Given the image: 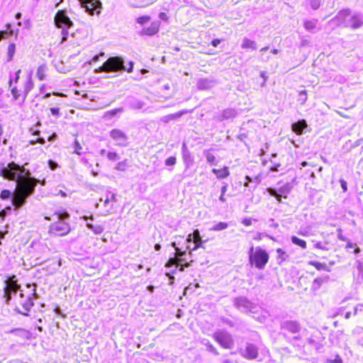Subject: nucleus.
Wrapping results in <instances>:
<instances>
[{"label": "nucleus", "instance_id": "obj_64", "mask_svg": "<svg viewBox=\"0 0 363 363\" xmlns=\"http://www.w3.org/2000/svg\"><path fill=\"white\" fill-rule=\"evenodd\" d=\"M340 184H341V187H342V190L344 191H346L347 190V182L344 180H340Z\"/></svg>", "mask_w": 363, "mask_h": 363}, {"label": "nucleus", "instance_id": "obj_23", "mask_svg": "<svg viewBox=\"0 0 363 363\" xmlns=\"http://www.w3.org/2000/svg\"><path fill=\"white\" fill-rule=\"evenodd\" d=\"M9 333L26 340H28L31 336L29 331L23 328H14L9 330Z\"/></svg>", "mask_w": 363, "mask_h": 363}, {"label": "nucleus", "instance_id": "obj_13", "mask_svg": "<svg viewBox=\"0 0 363 363\" xmlns=\"http://www.w3.org/2000/svg\"><path fill=\"white\" fill-rule=\"evenodd\" d=\"M240 354L245 359H254L257 357L258 347L252 343L247 342L245 349L240 350Z\"/></svg>", "mask_w": 363, "mask_h": 363}, {"label": "nucleus", "instance_id": "obj_17", "mask_svg": "<svg viewBox=\"0 0 363 363\" xmlns=\"http://www.w3.org/2000/svg\"><path fill=\"white\" fill-rule=\"evenodd\" d=\"M347 23L345 24V27L357 29L363 25V18L359 15L350 16Z\"/></svg>", "mask_w": 363, "mask_h": 363}, {"label": "nucleus", "instance_id": "obj_22", "mask_svg": "<svg viewBox=\"0 0 363 363\" xmlns=\"http://www.w3.org/2000/svg\"><path fill=\"white\" fill-rule=\"evenodd\" d=\"M33 82L32 81L31 76H28L26 81L24 82L23 86V94L22 96V102H24L28 93L33 89Z\"/></svg>", "mask_w": 363, "mask_h": 363}, {"label": "nucleus", "instance_id": "obj_8", "mask_svg": "<svg viewBox=\"0 0 363 363\" xmlns=\"http://www.w3.org/2000/svg\"><path fill=\"white\" fill-rule=\"evenodd\" d=\"M15 278L16 277L13 276L4 281V298H5L6 304H9L10 301L12 299V296L16 295L21 289L20 285L18 284Z\"/></svg>", "mask_w": 363, "mask_h": 363}, {"label": "nucleus", "instance_id": "obj_26", "mask_svg": "<svg viewBox=\"0 0 363 363\" xmlns=\"http://www.w3.org/2000/svg\"><path fill=\"white\" fill-rule=\"evenodd\" d=\"M201 343L206 347V350L211 352L214 355H219L217 349L212 345L209 340L203 338L201 340Z\"/></svg>", "mask_w": 363, "mask_h": 363}, {"label": "nucleus", "instance_id": "obj_2", "mask_svg": "<svg viewBox=\"0 0 363 363\" xmlns=\"http://www.w3.org/2000/svg\"><path fill=\"white\" fill-rule=\"evenodd\" d=\"M69 215L67 212L55 213L52 218L45 217V219L53 221L48 230V233L52 236H64L70 231V226L65 220Z\"/></svg>", "mask_w": 363, "mask_h": 363}, {"label": "nucleus", "instance_id": "obj_10", "mask_svg": "<svg viewBox=\"0 0 363 363\" xmlns=\"http://www.w3.org/2000/svg\"><path fill=\"white\" fill-rule=\"evenodd\" d=\"M110 137L115 141L116 145L121 147L128 145V137L123 130L114 128L110 131Z\"/></svg>", "mask_w": 363, "mask_h": 363}, {"label": "nucleus", "instance_id": "obj_30", "mask_svg": "<svg viewBox=\"0 0 363 363\" xmlns=\"http://www.w3.org/2000/svg\"><path fill=\"white\" fill-rule=\"evenodd\" d=\"M86 225L89 229L91 230L93 233L96 235H99L102 233L103 231L104 230V227L101 225H93L90 223H86Z\"/></svg>", "mask_w": 363, "mask_h": 363}, {"label": "nucleus", "instance_id": "obj_36", "mask_svg": "<svg viewBox=\"0 0 363 363\" xmlns=\"http://www.w3.org/2000/svg\"><path fill=\"white\" fill-rule=\"evenodd\" d=\"M291 239V242L294 245L300 246L302 249L306 248L307 245H306V242L305 240H301L296 236H292Z\"/></svg>", "mask_w": 363, "mask_h": 363}, {"label": "nucleus", "instance_id": "obj_40", "mask_svg": "<svg viewBox=\"0 0 363 363\" xmlns=\"http://www.w3.org/2000/svg\"><path fill=\"white\" fill-rule=\"evenodd\" d=\"M267 191L268 193L272 196H274L277 201L279 202H281V197H283V196H281V194H279L277 190L274 189H272V188H268L267 189Z\"/></svg>", "mask_w": 363, "mask_h": 363}, {"label": "nucleus", "instance_id": "obj_50", "mask_svg": "<svg viewBox=\"0 0 363 363\" xmlns=\"http://www.w3.org/2000/svg\"><path fill=\"white\" fill-rule=\"evenodd\" d=\"M11 92L14 100H18L21 97L22 98L16 86L11 87Z\"/></svg>", "mask_w": 363, "mask_h": 363}, {"label": "nucleus", "instance_id": "obj_25", "mask_svg": "<svg viewBox=\"0 0 363 363\" xmlns=\"http://www.w3.org/2000/svg\"><path fill=\"white\" fill-rule=\"evenodd\" d=\"M212 172L216 176V177L219 179H225L230 175V172L228 167H224L223 169H213Z\"/></svg>", "mask_w": 363, "mask_h": 363}, {"label": "nucleus", "instance_id": "obj_34", "mask_svg": "<svg viewBox=\"0 0 363 363\" xmlns=\"http://www.w3.org/2000/svg\"><path fill=\"white\" fill-rule=\"evenodd\" d=\"M47 67L45 65H40L37 69L36 75L40 80H43L45 78V73Z\"/></svg>", "mask_w": 363, "mask_h": 363}, {"label": "nucleus", "instance_id": "obj_49", "mask_svg": "<svg viewBox=\"0 0 363 363\" xmlns=\"http://www.w3.org/2000/svg\"><path fill=\"white\" fill-rule=\"evenodd\" d=\"M107 158L110 161H117L120 159L119 155L116 152H108L107 153Z\"/></svg>", "mask_w": 363, "mask_h": 363}, {"label": "nucleus", "instance_id": "obj_55", "mask_svg": "<svg viewBox=\"0 0 363 363\" xmlns=\"http://www.w3.org/2000/svg\"><path fill=\"white\" fill-rule=\"evenodd\" d=\"M48 167L51 170H55L58 167V164L53 160H48Z\"/></svg>", "mask_w": 363, "mask_h": 363}, {"label": "nucleus", "instance_id": "obj_11", "mask_svg": "<svg viewBox=\"0 0 363 363\" xmlns=\"http://www.w3.org/2000/svg\"><path fill=\"white\" fill-rule=\"evenodd\" d=\"M234 304L240 311L243 313H255L256 306L245 297L236 298Z\"/></svg>", "mask_w": 363, "mask_h": 363}, {"label": "nucleus", "instance_id": "obj_61", "mask_svg": "<svg viewBox=\"0 0 363 363\" xmlns=\"http://www.w3.org/2000/svg\"><path fill=\"white\" fill-rule=\"evenodd\" d=\"M104 52H101L99 55H95L94 57H93V58L91 59V60L90 61L89 63H91L92 62H95L99 61L100 56H104Z\"/></svg>", "mask_w": 363, "mask_h": 363}, {"label": "nucleus", "instance_id": "obj_15", "mask_svg": "<svg viewBox=\"0 0 363 363\" xmlns=\"http://www.w3.org/2000/svg\"><path fill=\"white\" fill-rule=\"evenodd\" d=\"M350 11L348 9L342 10L338 12L335 18H333L330 21L338 25H343L345 26L346 23H348V19L350 17Z\"/></svg>", "mask_w": 363, "mask_h": 363}, {"label": "nucleus", "instance_id": "obj_33", "mask_svg": "<svg viewBox=\"0 0 363 363\" xmlns=\"http://www.w3.org/2000/svg\"><path fill=\"white\" fill-rule=\"evenodd\" d=\"M203 155L206 157V161L208 163L216 165V159L213 154L211 152L210 150H206L203 152Z\"/></svg>", "mask_w": 363, "mask_h": 363}, {"label": "nucleus", "instance_id": "obj_41", "mask_svg": "<svg viewBox=\"0 0 363 363\" xmlns=\"http://www.w3.org/2000/svg\"><path fill=\"white\" fill-rule=\"evenodd\" d=\"M306 3L311 6V8L313 10H317L321 5V0H307Z\"/></svg>", "mask_w": 363, "mask_h": 363}, {"label": "nucleus", "instance_id": "obj_63", "mask_svg": "<svg viewBox=\"0 0 363 363\" xmlns=\"http://www.w3.org/2000/svg\"><path fill=\"white\" fill-rule=\"evenodd\" d=\"M242 223L245 226H249V225H250L252 224V219L251 218H246V219L242 220Z\"/></svg>", "mask_w": 363, "mask_h": 363}, {"label": "nucleus", "instance_id": "obj_29", "mask_svg": "<svg viewBox=\"0 0 363 363\" xmlns=\"http://www.w3.org/2000/svg\"><path fill=\"white\" fill-rule=\"evenodd\" d=\"M123 108L121 107V108H115V109H112V110H110V111H106L104 113V116L103 118L106 120H109V119H111L113 117H114L116 115H117L118 113H121L123 112Z\"/></svg>", "mask_w": 363, "mask_h": 363}, {"label": "nucleus", "instance_id": "obj_38", "mask_svg": "<svg viewBox=\"0 0 363 363\" xmlns=\"http://www.w3.org/2000/svg\"><path fill=\"white\" fill-rule=\"evenodd\" d=\"M245 180H246V182L244 184L245 186H249V183H250V182H254L257 185V184H259L261 182L259 175L255 177L253 179L249 176H246Z\"/></svg>", "mask_w": 363, "mask_h": 363}, {"label": "nucleus", "instance_id": "obj_4", "mask_svg": "<svg viewBox=\"0 0 363 363\" xmlns=\"http://www.w3.org/2000/svg\"><path fill=\"white\" fill-rule=\"evenodd\" d=\"M172 245L174 247V248L176 250V252L174 253V257H170L167 262L165 264V267L167 268L174 267V269L171 270L169 272H167V275L169 276V279H174V277L170 276L169 274H174L175 273L176 269H177L179 266V271L182 272L184 271V267H189L191 264L190 262H186L184 264H182V262H185L186 259L184 258L183 257L186 255V250H182L179 247L177 246L176 242H173L172 243Z\"/></svg>", "mask_w": 363, "mask_h": 363}, {"label": "nucleus", "instance_id": "obj_9", "mask_svg": "<svg viewBox=\"0 0 363 363\" xmlns=\"http://www.w3.org/2000/svg\"><path fill=\"white\" fill-rule=\"evenodd\" d=\"M186 250H189V255H192V251L196 250L201 246L203 240L200 236L199 231L196 230L192 234H189L185 241Z\"/></svg>", "mask_w": 363, "mask_h": 363}, {"label": "nucleus", "instance_id": "obj_32", "mask_svg": "<svg viewBox=\"0 0 363 363\" xmlns=\"http://www.w3.org/2000/svg\"><path fill=\"white\" fill-rule=\"evenodd\" d=\"M144 106V103L138 99H132L129 102V107L132 109H141Z\"/></svg>", "mask_w": 363, "mask_h": 363}, {"label": "nucleus", "instance_id": "obj_48", "mask_svg": "<svg viewBox=\"0 0 363 363\" xmlns=\"http://www.w3.org/2000/svg\"><path fill=\"white\" fill-rule=\"evenodd\" d=\"M21 72V69H18L17 70L16 72H15V77L13 79V78H11L9 82V86L11 87L12 86V84L13 83H15V84H17L18 82V79L20 78V74Z\"/></svg>", "mask_w": 363, "mask_h": 363}, {"label": "nucleus", "instance_id": "obj_39", "mask_svg": "<svg viewBox=\"0 0 363 363\" xmlns=\"http://www.w3.org/2000/svg\"><path fill=\"white\" fill-rule=\"evenodd\" d=\"M290 191H291V187H290L289 184H286L284 186H283L282 187L279 188L277 191L279 194H281V196H283L284 198L286 199V196H287V194L290 192Z\"/></svg>", "mask_w": 363, "mask_h": 363}, {"label": "nucleus", "instance_id": "obj_47", "mask_svg": "<svg viewBox=\"0 0 363 363\" xmlns=\"http://www.w3.org/2000/svg\"><path fill=\"white\" fill-rule=\"evenodd\" d=\"M312 264L318 269V270H325L329 272L330 269L325 263L320 262H313Z\"/></svg>", "mask_w": 363, "mask_h": 363}, {"label": "nucleus", "instance_id": "obj_12", "mask_svg": "<svg viewBox=\"0 0 363 363\" xmlns=\"http://www.w3.org/2000/svg\"><path fill=\"white\" fill-rule=\"evenodd\" d=\"M36 294L35 292L30 293L26 298H24V294L23 293H20L19 297V304L22 306V311H19L20 313L28 315V312L30 311L31 308L33 306V297Z\"/></svg>", "mask_w": 363, "mask_h": 363}, {"label": "nucleus", "instance_id": "obj_43", "mask_svg": "<svg viewBox=\"0 0 363 363\" xmlns=\"http://www.w3.org/2000/svg\"><path fill=\"white\" fill-rule=\"evenodd\" d=\"M328 279L329 277L328 276L323 277H318L313 281V286L315 287V285H317V287H319L322 284L327 282Z\"/></svg>", "mask_w": 363, "mask_h": 363}, {"label": "nucleus", "instance_id": "obj_35", "mask_svg": "<svg viewBox=\"0 0 363 363\" xmlns=\"http://www.w3.org/2000/svg\"><path fill=\"white\" fill-rule=\"evenodd\" d=\"M16 52V45L14 43H11L8 46V51H7V61L11 62L13 60V57Z\"/></svg>", "mask_w": 363, "mask_h": 363}, {"label": "nucleus", "instance_id": "obj_44", "mask_svg": "<svg viewBox=\"0 0 363 363\" xmlns=\"http://www.w3.org/2000/svg\"><path fill=\"white\" fill-rule=\"evenodd\" d=\"M6 27H7V30H1L0 31V41L3 38H5L6 36L11 35L13 34V31L10 30L11 25L10 24H7Z\"/></svg>", "mask_w": 363, "mask_h": 363}, {"label": "nucleus", "instance_id": "obj_54", "mask_svg": "<svg viewBox=\"0 0 363 363\" xmlns=\"http://www.w3.org/2000/svg\"><path fill=\"white\" fill-rule=\"evenodd\" d=\"M268 50H269V47H264V48H262V49H260L259 52H260V53L262 55L261 58H262V61H264V62L268 61L269 57V56L264 57V53L266 51H267Z\"/></svg>", "mask_w": 363, "mask_h": 363}, {"label": "nucleus", "instance_id": "obj_58", "mask_svg": "<svg viewBox=\"0 0 363 363\" xmlns=\"http://www.w3.org/2000/svg\"><path fill=\"white\" fill-rule=\"evenodd\" d=\"M309 44H310V40H309L306 39L304 38H302L301 39V42H300V47L301 48L306 47V46L308 45Z\"/></svg>", "mask_w": 363, "mask_h": 363}, {"label": "nucleus", "instance_id": "obj_57", "mask_svg": "<svg viewBox=\"0 0 363 363\" xmlns=\"http://www.w3.org/2000/svg\"><path fill=\"white\" fill-rule=\"evenodd\" d=\"M337 238L341 241H347V239L342 234V229L337 228Z\"/></svg>", "mask_w": 363, "mask_h": 363}, {"label": "nucleus", "instance_id": "obj_18", "mask_svg": "<svg viewBox=\"0 0 363 363\" xmlns=\"http://www.w3.org/2000/svg\"><path fill=\"white\" fill-rule=\"evenodd\" d=\"M160 25V23L159 21L152 22L148 27L143 28L140 33L141 35H145L149 36L153 35L158 32Z\"/></svg>", "mask_w": 363, "mask_h": 363}, {"label": "nucleus", "instance_id": "obj_42", "mask_svg": "<svg viewBox=\"0 0 363 363\" xmlns=\"http://www.w3.org/2000/svg\"><path fill=\"white\" fill-rule=\"evenodd\" d=\"M228 225L225 222H219L211 228V230L220 231L225 230L228 228Z\"/></svg>", "mask_w": 363, "mask_h": 363}, {"label": "nucleus", "instance_id": "obj_37", "mask_svg": "<svg viewBox=\"0 0 363 363\" xmlns=\"http://www.w3.org/2000/svg\"><path fill=\"white\" fill-rule=\"evenodd\" d=\"M183 113H184V112L182 111V112L176 113H174V114L167 115V116H164L162 118V121L163 122L167 123L169 121L176 119V118L182 116L183 115Z\"/></svg>", "mask_w": 363, "mask_h": 363}, {"label": "nucleus", "instance_id": "obj_21", "mask_svg": "<svg viewBox=\"0 0 363 363\" xmlns=\"http://www.w3.org/2000/svg\"><path fill=\"white\" fill-rule=\"evenodd\" d=\"M214 84V81L209 79H200L197 82V87L201 90L208 89L213 87Z\"/></svg>", "mask_w": 363, "mask_h": 363}, {"label": "nucleus", "instance_id": "obj_56", "mask_svg": "<svg viewBox=\"0 0 363 363\" xmlns=\"http://www.w3.org/2000/svg\"><path fill=\"white\" fill-rule=\"evenodd\" d=\"M315 247L325 251L328 250V248L326 247V245H323L321 242H317L315 244Z\"/></svg>", "mask_w": 363, "mask_h": 363}, {"label": "nucleus", "instance_id": "obj_1", "mask_svg": "<svg viewBox=\"0 0 363 363\" xmlns=\"http://www.w3.org/2000/svg\"><path fill=\"white\" fill-rule=\"evenodd\" d=\"M30 174L28 170L13 162L6 165H0V176L17 182L14 192L11 193L7 189L3 190L0 194L1 199L11 198L12 203L16 208L22 207L26 203L27 199L34 193L38 184V180L30 177Z\"/></svg>", "mask_w": 363, "mask_h": 363}, {"label": "nucleus", "instance_id": "obj_20", "mask_svg": "<svg viewBox=\"0 0 363 363\" xmlns=\"http://www.w3.org/2000/svg\"><path fill=\"white\" fill-rule=\"evenodd\" d=\"M237 112L235 109L233 108H227L225 109L222 114L217 117V120L219 121H223L224 120L231 119L236 116Z\"/></svg>", "mask_w": 363, "mask_h": 363}, {"label": "nucleus", "instance_id": "obj_46", "mask_svg": "<svg viewBox=\"0 0 363 363\" xmlns=\"http://www.w3.org/2000/svg\"><path fill=\"white\" fill-rule=\"evenodd\" d=\"M128 167L127 161L123 160L116 164L115 169L118 171H125Z\"/></svg>", "mask_w": 363, "mask_h": 363}, {"label": "nucleus", "instance_id": "obj_52", "mask_svg": "<svg viewBox=\"0 0 363 363\" xmlns=\"http://www.w3.org/2000/svg\"><path fill=\"white\" fill-rule=\"evenodd\" d=\"M150 19V17L149 16H143L137 18V23L143 25L148 22Z\"/></svg>", "mask_w": 363, "mask_h": 363}, {"label": "nucleus", "instance_id": "obj_51", "mask_svg": "<svg viewBox=\"0 0 363 363\" xmlns=\"http://www.w3.org/2000/svg\"><path fill=\"white\" fill-rule=\"evenodd\" d=\"M177 162V158L175 157H169L167 158L164 163L167 166H174Z\"/></svg>", "mask_w": 363, "mask_h": 363}, {"label": "nucleus", "instance_id": "obj_62", "mask_svg": "<svg viewBox=\"0 0 363 363\" xmlns=\"http://www.w3.org/2000/svg\"><path fill=\"white\" fill-rule=\"evenodd\" d=\"M260 76H261V77H262V78H263V79H264V80H263V82H262V86H263L264 85V84H265L266 81H267V75H266V72H263V71H262V72H260Z\"/></svg>", "mask_w": 363, "mask_h": 363}, {"label": "nucleus", "instance_id": "obj_19", "mask_svg": "<svg viewBox=\"0 0 363 363\" xmlns=\"http://www.w3.org/2000/svg\"><path fill=\"white\" fill-rule=\"evenodd\" d=\"M303 26L307 31L311 33H315L320 30V27L318 26L317 19L305 20L303 21Z\"/></svg>", "mask_w": 363, "mask_h": 363}, {"label": "nucleus", "instance_id": "obj_60", "mask_svg": "<svg viewBox=\"0 0 363 363\" xmlns=\"http://www.w3.org/2000/svg\"><path fill=\"white\" fill-rule=\"evenodd\" d=\"M82 150V147L80 145V144L77 142V141H75V146H74V152L77 155H81V152H79V150Z\"/></svg>", "mask_w": 363, "mask_h": 363}, {"label": "nucleus", "instance_id": "obj_27", "mask_svg": "<svg viewBox=\"0 0 363 363\" xmlns=\"http://www.w3.org/2000/svg\"><path fill=\"white\" fill-rule=\"evenodd\" d=\"M182 160L186 169H189L194 163V158L190 152H186L184 154H182Z\"/></svg>", "mask_w": 363, "mask_h": 363}, {"label": "nucleus", "instance_id": "obj_14", "mask_svg": "<svg viewBox=\"0 0 363 363\" xmlns=\"http://www.w3.org/2000/svg\"><path fill=\"white\" fill-rule=\"evenodd\" d=\"M81 6L85 9L90 15H94L96 9L101 8L99 0H79Z\"/></svg>", "mask_w": 363, "mask_h": 363}, {"label": "nucleus", "instance_id": "obj_16", "mask_svg": "<svg viewBox=\"0 0 363 363\" xmlns=\"http://www.w3.org/2000/svg\"><path fill=\"white\" fill-rule=\"evenodd\" d=\"M281 329L287 330L291 333H297L299 332L301 327L297 321L286 320L282 323Z\"/></svg>", "mask_w": 363, "mask_h": 363}, {"label": "nucleus", "instance_id": "obj_3", "mask_svg": "<svg viewBox=\"0 0 363 363\" xmlns=\"http://www.w3.org/2000/svg\"><path fill=\"white\" fill-rule=\"evenodd\" d=\"M133 63L130 62V67L126 69L128 72H132ZM125 70L123 59L121 57H111L99 68L94 70L95 73L121 72Z\"/></svg>", "mask_w": 363, "mask_h": 363}, {"label": "nucleus", "instance_id": "obj_28", "mask_svg": "<svg viewBox=\"0 0 363 363\" xmlns=\"http://www.w3.org/2000/svg\"><path fill=\"white\" fill-rule=\"evenodd\" d=\"M307 126L305 121H299L297 123H295L292 125L293 130L298 135H300L303 133L304 128Z\"/></svg>", "mask_w": 363, "mask_h": 363}, {"label": "nucleus", "instance_id": "obj_31", "mask_svg": "<svg viewBox=\"0 0 363 363\" xmlns=\"http://www.w3.org/2000/svg\"><path fill=\"white\" fill-rule=\"evenodd\" d=\"M277 253V264L281 265L284 261L288 258V255L282 249L278 248L276 250Z\"/></svg>", "mask_w": 363, "mask_h": 363}, {"label": "nucleus", "instance_id": "obj_24", "mask_svg": "<svg viewBox=\"0 0 363 363\" xmlns=\"http://www.w3.org/2000/svg\"><path fill=\"white\" fill-rule=\"evenodd\" d=\"M241 48L244 50H255L257 48V43L247 38H244L242 41Z\"/></svg>", "mask_w": 363, "mask_h": 363}, {"label": "nucleus", "instance_id": "obj_7", "mask_svg": "<svg viewBox=\"0 0 363 363\" xmlns=\"http://www.w3.org/2000/svg\"><path fill=\"white\" fill-rule=\"evenodd\" d=\"M212 337L224 349L230 350L234 347L233 336L225 330H216Z\"/></svg>", "mask_w": 363, "mask_h": 363}, {"label": "nucleus", "instance_id": "obj_45", "mask_svg": "<svg viewBox=\"0 0 363 363\" xmlns=\"http://www.w3.org/2000/svg\"><path fill=\"white\" fill-rule=\"evenodd\" d=\"M227 189H228V184L223 183V185L222 186V187L220 189V196L219 197V200L223 203H225L226 201V199L224 196H225V192L227 191Z\"/></svg>", "mask_w": 363, "mask_h": 363}, {"label": "nucleus", "instance_id": "obj_53", "mask_svg": "<svg viewBox=\"0 0 363 363\" xmlns=\"http://www.w3.org/2000/svg\"><path fill=\"white\" fill-rule=\"evenodd\" d=\"M299 101H301V104H304L307 100V94L306 90H303L299 92Z\"/></svg>", "mask_w": 363, "mask_h": 363}, {"label": "nucleus", "instance_id": "obj_59", "mask_svg": "<svg viewBox=\"0 0 363 363\" xmlns=\"http://www.w3.org/2000/svg\"><path fill=\"white\" fill-rule=\"evenodd\" d=\"M50 112L52 116L58 118L60 116V109L58 108H51Z\"/></svg>", "mask_w": 363, "mask_h": 363}, {"label": "nucleus", "instance_id": "obj_5", "mask_svg": "<svg viewBox=\"0 0 363 363\" xmlns=\"http://www.w3.org/2000/svg\"><path fill=\"white\" fill-rule=\"evenodd\" d=\"M269 255L266 250L257 247L254 251V247H251L249 252V261L250 264H255L256 268L262 269L265 267L269 261Z\"/></svg>", "mask_w": 363, "mask_h": 363}, {"label": "nucleus", "instance_id": "obj_6", "mask_svg": "<svg viewBox=\"0 0 363 363\" xmlns=\"http://www.w3.org/2000/svg\"><path fill=\"white\" fill-rule=\"evenodd\" d=\"M54 21L56 27L62 29V43L65 41L67 38L68 31L67 30V29L71 28L73 26V23L70 20V18L67 16L66 11L65 10H60L57 12L54 18Z\"/></svg>", "mask_w": 363, "mask_h": 363}]
</instances>
